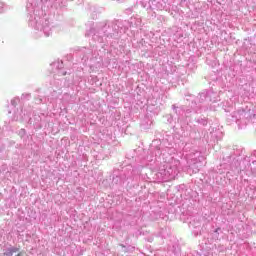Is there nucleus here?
I'll return each instance as SVG.
<instances>
[{"instance_id":"nucleus-1","label":"nucleus","mask_w":256,"mask_h":256,"mask_svg":"<svg viewBox=\"0 0 256 256\" xmlns=\"http://www.w3.org/2000/svg\"><path fill=\"white\" fill-rule=\"evenodd\" d=\"M19 251H21L20 247L13 246V247L8 248L3 253V256H13V255H15V253H19Z\"/></svg>"}]
</instances>
